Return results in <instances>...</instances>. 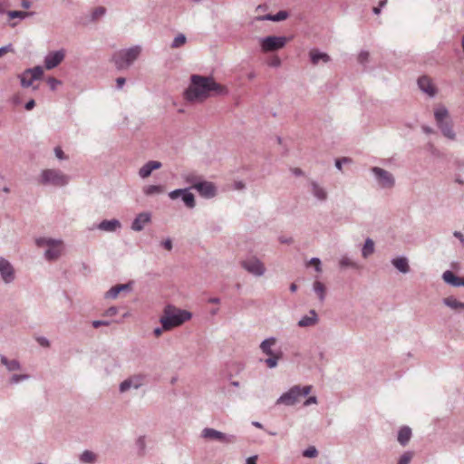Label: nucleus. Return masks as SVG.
Listing matches in <instances>:
<instances>
[{
  "instance_id": "nucleus-1",
  "label": "nucleus",
  "mask_w": 464,
  "mask_h": 464,
  "mask_svg": "<svg viewBox=\"0 0 464 464\" xmlns=\"http://www.w3.org/2000/svg\"><path fill=\"white\" fill-rule=\"evenodd\" d=\"M225 92V87L217 83L213 78L192 75L190 84L184 92V99L189 102H203L214 94Z\"/></svg>"
},
{
  "instance_id": "nucleus-2",
  "label": "nucleus",
  "mask_w": 464,
  "mask_h": 464,
  "mask_svg": "<svg viewBox=\"0 0 464 464\" xmlns=\"http://www.w3.org/2000/svg\"><path fill=\"white\" fill-rule=\"evenodd\" d=\"M191 316V313L187 310L177 308L174 305H167L160 317V323L165 331H169L190 320Z\"/></svg>"
},
{
  "instance_id": "nucleus-3",
  "label": "nucleus",
  "mask_w": 464,
  "mask_h": 464,
  "mask_svg": "<svg viewBox=\"0 0 464 464\" xmlns=\"http://www.w3.org/2000/svg\"><path fill=\"white\" fill-rule=\"evenodd\" d=\"M312 390L311 385H306L301 388L299 385L292 387L287 392L282 394L276 401V404H284L292 406L301 401V398L310 393Z\"/></svg>"
},
{
  "instance_id": "nucleus-4",
  "label": "nucleus",
  "mask_w": 464,
  "mask_h": 464,
  "mask_svg": "<svg viewBox=\"0 0 464 464\" xmlns=\"http://www.w3.org/2000/svg\"><path fill=\"white\" fill-rule=\"evenodd\" d=\"M39 182L43 185L63 187L69 182V177L59 169H48L42 171Z\"/></svg>"
},
{
  "instance_id": "nucleus-5",
  "label": "nucleus",
  "mask_w": 464,
  "mask_h": 464,
  "mask_svg": "<svg viewBox=\"0 0 464 464\" xmlns=\"http://www.w3.org/2000/svg\"><path fill=\"white\" fill-rule=\"evenodd\" d=\"M140 48L139 46L131 47L128 50H122L116 53L112 60L119 70L128 68L140 55Z\"/></svg>"
},
{
  "instance_id": "nucleus-6",
  "label": "nucleus",
  "mask_w": 464,
  "mask_h": 464,
  "mask_svg": "<svg viewBox=\"0 0 464 464\" xmlns=\"http://www.w3.org/2000/svg\"><path fill=\"white\" fill-rule=\"evenodd\" d=\"M434 116L439 128L443 135L450 140L455 139V133L452 130V123L449 121V111L445 107H440L435 110Z\"/></svg>"
},
{
  "instance_id": "nucleus-7",
  "label": "nucleus",
  "mask_w": 464,
  "mask_h": 464,
  "mask_svg": "<svg viewBox=\"0 0 464 464\" xmlns=\"http://www.w3.org/2000/svg\"><path fill=\"white\" fill-rule=\"evenodd\" d=\"M36 244L39 246L48 247L45 252V257L48 260L57 259L63 250V242L61 240L41 237L36 239Z\"/></svg>"
},
{
  "instance_id": "nucleus-8",
  "label": "nucleus",
  "mask_w": 464,
  "mask_h": 464,
  "mask_svg": "<svg viewBox=\"0 0 464 464\" xmlns=\"http://www.w3.org/2000/svg\"><path fill=\"white\" fill-rule=\"evenodd\" d=\"M288 39L285 36H267L261 41L264 52H272L283 48Z\"/></svg>"
},
{
  "instance_id": "nucleus-9",
  "label": "nucleus",
  "mask_w": 464,
  "mask_h": 464,
  "mask_svg": "<svg viewBox=\"0 0 464 464\" xmlns=\"http://www.w3.org/2000/svg\"><path fill=\"white\" fill-rule=\"evenodd\" d=\"M241 265L247 272L256 276L264 275L266 271L264 264L255 256L243 260Z\"/></svg>"
},
{
  "instance_id": "nucleus-10",
  "label": "nucleus",
  "mask_w": 464,
  "mask_h": 464,
  "mask_svg": "<svg viewBox=\"0 0 464 464\" xmlns=\"http://www.w3.org/2000/svg\"><path fill=\"white\" fill-rule=\"evenodd\" d=\"M202 437L210 440H218L225 443H232L236 440L235 436L226 435L214 429L206 428L202 430Z\"/></svg>"
},
{
  "instance_id": "nucleus-11",
  "label": "nucleus",
  "mask_w": 464,
  "mask_h": 464,
  "mask_svg": "<svg viewBox=\"0 0 464 464\" xmlns=\"http://www.w3.org/2000/svg\"><path fill=\"white\" fill-rule=\"evenodd\" d=\"M0 275L6 284L13 282L15 278V271L12 264L5 258L0 256Z\"/></svg>"
},
{
  "instance_id": "nucleus-12",
  "label": "nucleus",
  "mask_w": 464,
  "mask_h": 464,
  "mask_svg": "<svg viewBox=\"0 0 464 464\" xmlns=\"http://www.w3.org/2000/svg\"><path fill=\"white\" fill-rule=\"evenodd\" d=\"M44 74V70L41 66H36L33 69L26 70L21 75V83L24 87L32 85L34 80L40 79Z\"/></svg>"
},
{
  "instance_id": "nucleus-13",
  "label": "nucleus",
  "mask_w": 464,
  "mask_h": 464,
  "mask_svg": "<svg viewBox=\"0 0 464 464\" xmlns=\"http://www.w3.org/2000/svg\"><path fill=\"white\" fill-rule=\"evenodd\" d=\"M195 189L201 197L206 198H214L217 194V188L214 183L210 181L203 180L201 183H197L195 185Z\"/></svg>"
},
{
  "instance_id": "nucleus-14",
  "label": "nucleus",
  "mask_w": 464,
  "mask_h": 464,
  "mask_svg": "<svg viewBox=\"0 0 464 464\" xmlns=\"http://www.w3.org/2000/svg\"><path fill=\"white\" fill-rule=\"evenodd\" d=\"M372 172L382 188H392L394 185V179L390 172L378 167L372 168Z\"/></svg>"
},
{
  "instance_id": "nucleus-15",
  "label": "nucleus",
  "mask_w": 464,
  "mask_h": 464,
  "mask_svg": "<svg viewBox=\"0 0 464 464\" xmlns=\"http://www.w3.org/2000/svg\"><path fill=\"white\" fill-rule=\"evenodd\" d=\"M64 56L65 53L63 50L49 53L44 60L45 68L51 70L56 67L63 61Z\"/></svg>"
},
{
  "instance_id": "nucleus-16",
  "label": "nucleus",
  "mask_w": 464,
  "mask_h": 464,
  "mask_svg": "<svg viewBox=\"0 0 464 464\" xmlns=\"http://www.w3.org/2000/svg\"><path fill=\"white\" fill-rule=\"evenodd\" d=\"M418 85L423 92L427 93L430 97L437 93V88L434 85L431 78L429 76L423 75L420 77L418 80Z\"/></svg>"
},
{
  "instance_id": "nucleus-17",
  "label": "nucleus",
  "mask_w": 464,
  "mask_h": 464,
  "mask_svg": "<svg viewBox=\"0 0 464 464\" xmlns=\"http://www.w3.org/2000/svg\"><path fill=\"white\" fill-rule=\"evenodd\" d=\"M144 377L141 375H135L121 383L120 390L121 392L128 391L130 387L139 388L143 384Z\"/></svg>"
},
{
  "instance_id": "nucleus-18",
  "label": "nucleus",
  "mask_w": 464,
  "mask_h": 464,
  "mask_svg": "<svg viewBox=\"0 0 464 464\" xmlns=\"http://www.w3.org/2000/svg\"><path fill=\"white\" fill-rule=\"evenodd\" d=\"M161 168V163L157 160H150L143 165L140 170L139 175L142 179H146L150 176L153 170L159 169Z\"/></svg>"
},
{
  "instance_id": "nucleus-19",
  "label": "nucleus",
  "mask_w": 464,
  "mask_h": 464,
  "mask_svg": "<svg viewBox=\"0 0 464 464\" xmlns=\"http://www.w3.org/2000/svg\"><path fill=\"white\" fill-rule=\"evenodd\" d=\"M150 220V216L148 213L139 214L134 221L132 222L131 228L135 231H140L143 229L146 224Z\"/></svg>"
},
{
  "instance_id": "nucleus-20",
  "label": "nucleus",
  "mask_w": 464,
  "mask_h": 464,
  "mask_svg": "<svg viewBox=\"0 0 464 464\" xmlns=\"http://www.w3.org/2000/svg\"><path fill=\"white\" fill-rule=\"evenodd\" d=\"M310 59L313 64H317L319 61H323L324 63H328L330 61V56L325 53H320L316 49H313L309 53Z\"/></svg>"
},
{
  "instance_id": "nucleus-21",
  "label": "nucleus",
  "mask_w": 464,
  "mask_h": 464,
  "mask_svg": "<svg viewBox=\"0 0 464 464\" xmlns=\"http://www.w3.org/2000/svg\"><path fill=\"white\" fill-rule=\"evenodd\" d=\"M317 323V314L314 310H311L308 315L304 316L299 322L300 327L314 325Z\"/></svg>"
},
{
  "instance_id": "nucleus-22",
  "label": "nucleus",
  "mask_w": 464,
  "mask_h": 464,
  "mask_svg": "<svg viewBox=\"0 0 464 464\" xmlns=\"http://www.w3.org/2000/svg\"><path fill=\"white\" fill-rule=\"evenodd\" d=\"M130 289V286L129 284H124V285H117L113 287H111L107 293H106V297L108 298H116L119 294L121 292V291H129Z\"/></svg>"
},
{
  "instance_id": "nucleus-23",
  "label": "nucleus",
  "mask_w": 464,
  "mask_h": 464,
  "mask_svg": "<svg viewBox=\"0 0 464 464\" xmlns=\"http://www.w3.org/2000/svg\"><path fill=\"white\" fill-rule=\"evenodd\" d=\"M120 227L121 223L117 219L103 220L99 225V228L104 231H115Z\"/></svg>"
},
{
  "instance_id": "nucleus-24",
  "label": "nucleus",
  "mask_w": 464,
  "mask_h": 464,
  "mask_svg": "<svg viewBox=\"0 0 464 464\" xmlns=\"http://www.w3.org/2000/svg\"><path fill=\"white\" fill-rule=\"evenodd\" d=\"M411 437V430L409 427H402L398 433V441L402 446L406 445Z\"/></svg>"
},
{
  "instance_id": "nucleus-25",
  "label": "nucleus",
  "mask_w": 464,
  "mask_h": 464,
  "mask_svg": "<svg viewBox=\"0 0 464 464\" xmlns=\"http://www.w3.org/2000/svg\"><path fill=\"white\" fill-rule=\"evenodd\" d=\"M276 343V340L275 338H268L263 341L260 344V349L264 353L270 356L275 354L276 353L273 352L272 346L275 345Z\"/></svg>"
},
{
  "instance_id": "nucleus-26",
  "label": "nucleus",
  "mask_w": 464,
  "mask_h": 464,
  "mask_svg": "<svg viewBox=\"0 0 464 464\" xmlns=\"http://www.w3.org/2000/svg\"><path fill=\"white\" fill-rule=\"evenodd\" d=\"M444 281L451 285L459 286L461 285L460 277H458L451 271H446L442 276Z\"/></svg>"
},
{
  "instance_id": "nucleus-27",
  "label": "nucleus",
  "mask_w": 464,
  "mask_h": 464,
  "mask_svg": "<svg viewBox=\"0 0 464 464\" xmlns=\"http://www.w3.org/2000/svg\"><path fill=\"white\" fill-rule=\"evenodd\" d=\"M393 266L401 272L407 273L409 271L408 261L405 257H397L392 260Z\"/></svg>"
},
{
  "instance_id": "nucleus-28",
  "label": "nucleus",
  "mask_w": 464,
  "mask_h": 464,
  "mask_svg": "<svg viewBox=\"0 0 464 464\" xmlns=\"http://www.w3.org/2000/svg\"><path fill=\"white\" fill-rule=\"evenodd\" d=\"M143 192L147 196L158 195L164 192V188L160 185H148L143 188Z\"/></svg>"
},
{
  "instance_id": "nucleus-29",
  "label": "nucleus",
  "mask_w": 464,
  "mask_h": 464,
  "mask_svg": "<svg viewBox=\"0 0 464 464\" xmlns=\"http://www.w3.org/2000/svg\"><path fill=\"white\" fill-rule=\"evenodd\" d=\"M1 362L6 366V368L8 369V371L12 372V371H16V370H19L20 369V363L18 361L16 360H8L7 358H5V356H3L1 358Z\"/></svg>"
},
{
  "instance_id": "nucleus-30",
  "label": "nucleus",
  "mask_w": 464,
  "mask_h": 464,
  "mask_svg": "<svg viewBox=\"0 0 464 464\" xmlns=\"http://www.w3.org/2000/svg\"><path fill=\"white\" fill-rule=\"evenodd\" d=\"M287 18V13L285 11H280L276 15L267 14L263 17H259V20H270V21H283Z\"/></svg>"
},
{
  "instance_id": "nucleus-31",
  "label": "nucleus",
  "mask_w": 464,
  "mask_h": 464,
  "mask_svg": "<svg viewBox=\"0 0 464 464\" xmlns=\"http://www.w3.org/2000/svg\"><path fill=\"white\" fill-rule=\"evenodd\" d=\"M444 304L452 309H463V307H464V303L458 301L454 297L445 298Z\"/></svg>"
},
{
  "instance_id": "nucleus-32",
  "label": "nucleus",
  "mask_w": 464,
  "mask_h": 464,
  "mask_svg": "<svg viewBox=\"0 0 464 464\" xmlns=\"http://www.w3.org/2000/svg\"><path fill=\"white\" fill-rule=\"evenodd\" d=\"M282 352H277L276 353L270 355L269 358L266 360V363L269 368H275L277 365L278 361L282 358Z\"/></svg>"
},
{
  "instance_id": "nucleus-33",
  "label": "nucleus",
  "mask_w": 464,
  "mask_h": 464,
  "mask_svg": "<svg viewBox=\"0 0 464 464\" xmlns=\"http://www.w3.org/2000/svg\"><path fill=\"white\" fill-rule=\"evenodd\" d=\"M374 244L372 239H367L362 248L363 257H367L373 253Z\"/></svg>"
},
{
  "instance_id": "nucleus-34",
  "label": "nucleus",
  "mask_w": 464,
  "mask_h": 464,
  "mask_svg": "<svg viewBox=\"0 0 464 464\" xmlns=\"http://www.w3.org/2000/svg\"><path fill=\"white\" fill-rule=\"evenodd\" d=\"M313 193L320 200L326 198V192L324 188H320L316 183H313Z\"/></svg>"
},
{
  "instance_id": "nucleus-35",
  "label": "nucleus",
  "mask_w": 464,
  "mask_h": 464,
  "mask_svg": "<svg viewBox=\"0 0 464 464\" xmlns=\"http://www.w3.org/2000/svg\"><path fill=\"white\" fill-rule=\"evenodd\" d=\"M314 290L319 296L320 300H324L325 295V287L324 284L319 281L314 282Z\"/></svg>"
},
{
  "instance_id": "nucleus-36",
  "label": "nucleus",
  "mask_w": 464,
  "mask_h": 464,
  "mask_svg": "<svg viewBox=\"0 0 464 464\" xmlns=\"http://www.w3.org/2000/svg\"><path fill=\"white\" fill-rule=\"evenodd\" d=\"M182 199L188 208H192L195 207V198L192 193H188L185 191Z\"/></svg>"
},
{
  "instance_id": "nucleus-37",
  "label": "nucleus",
  "mask_w": 464,
  "mask_h": 464,
  "mask_svg": "<svg viewBox=\"0 0 464 464\" xmlns=\"http://www.w3.org/2000/svg\"><path fill=\"white\" fill-rule=\"evenodd\" d=\"M186 42H187L186 36L182 34H179L173 40V42L171 44V48H173V49L179 48V47L184 45L186 44Z\"/></svg>"
},
{
  "instance_id": "nucleus-38",
  "label": "nucleus",
  "mask_w": 464,
  "mask_h": 464,
  "mask_svg": "<svg viewBox=\"0 0 464 464\" xmlns=\"http://www.w3.org/2000/svg\"><path fill=\"white\" fill-rule=\"evenodd\" d=\"M95 459L96 455L89 450H85L81 456V460L86 463H92L95 461Z\"/></svg>"
},
{
  "instance_id": "nucleus-39",
  "label": "nucleus",
  "mask_w": 464,
  "mask_h": 464,
  "mask_svg": "<svg viewBox=\"0 0 464 464\" xmlns=\"http://www.w3.org/2000/svg\"><path fill=\"white\" fill-rule=\"evenodd\" d=\"M186 181L188 183H190L191 184V188H195V185L197 183H201L203 180L201 179L200 177L197 176V175H194V174H189L186 177Z\"/></svg>"
},
{
  "instance_id": "nucleus-40",
  "label": "nucleus",
  "mask_w": 464,
  "mask_h": 464,
  "mask_svg": "<svg viewBox=\"0 0 464 464\" xmlns=\"http://www.w3.org/2000/svg\"><path fill=\"white\" fill-rule=\"evenodd\" d=\"M27 15H29V14L26 12H24V11H10V12H8V16L10 19L24 18Z\"/></svg>"
},
{
  "instance_id": "nucleus-41",
  "label": "nucleus",
  "mask_w": 464,
  "mask_h": 464,
  "mask_svg": "<svg viewBox=\"0 0 464 464\" xmlns=\"http://www.w3.org/2000/svg\"><path fill=\"white\" fill-rule=\"evenodd\" d=\"M413 454L411 452H405L399 459L398 464H409L412 459Z\"/></svg>"
},
{
  "instance_id": "nucleus-42",
  "label": "nucleus",
  "mask_w": 464,
  "mask_h": 464,
  "mask_svg": "<svg viewBox=\"0 0 464 464\" xmlns=\"http://www.w3.org/2000/svg\"><path fill=\"white\" fill-rule=\"evenodd\" d=\"M303 455L306 458H314V457H316L317 456V450L314 447V446H311L309 448H307Z\"/></svg>"
},
{
  "instance_id": "nucleus-43",
  "label": "nucleus",
  "mask_w": 464,
  "mask_h": 464,
  "mask_svg": "<svg viewBox=\"0 0 464 464\" xmlns=\"http://www.w3.org/2000/svg\"><path fill=\"white\" fill-rule=\"evenodd\" d=\"M104 14H105V8L102 6H99L93 10L92 18L97 19V18L101 17L102 15H103Z\"/></svg>"
},
{
  "instance_id": "nucleus-44",
  "label": "nucleus",
  "mask_w": 464,
  "mask_h": 464,
  "mask_svg": "<svg viewBox=\"0 0 464 464\" xmlns=\"http://www.w3.org/2000/svg\"><path fill=\"white\" fill-rule=\"evenodd\" d=\"M47 82L52 90H55V88L61 84V82L59 80L53 77L48 78Z\"/></svg>"
},
{
  "instance_id": "nucleus-45",
  "label": "nucleus",
  "mask_w": 464,
  "mask_h": 464,
  "mask_svg": "<svg viewBox=\"0 0 464 464\" xmlns=\"http://www.w3.org/2000/svg\"><path fill=\"white\" fill-rule=\"evenodd\" d=\"M369 59V53L368 52H361L358 55V61L361 63H364Z\"/></svg>"
},
{
  "instance_id": "nucleus-46",
  "label": "nucleus",
  "mask_w": 464,
  "mask_h": 464,
  "mask_svg": "<svg viewBox=\"0 0 464 464\" xmlns=\"http://www.w3.org/2000/svg\"><path fill=\"white\" fill-rule=\"evenodd\" d=\"M340 266L342 267H347V266H354V264L348 257H343L340 260Z\"/></svg>"
},
{
  "instance_id": "nucleus-47",
  "label": "nucleus",
  "mask_w": 464,
  "mask_h": 464,
  "mask_svg": "<svg viewBox=\"0 0 464 464\" xmlns=\"http://www.w3.org/2000/svg\"><path fill=\"white\" fill-rule=\"evenodd\" d=\"M185 191H186L185 189H176V190H173V191H171V192L169 193V198H170L171 199H176V198H178L180 195H183Z\"/></svg>"
},
{
  "instance_id": "nucleus-48",
  "label": "nucleus",
  "mask_w": 464,
  "mask_h": 464,
  "mask_svg": "<svg viewBox=\"0 0 464 464\" xmlns=\"http://www.w3.org/2000/svg\"><path fill=\"white\" fill-rule=\"evenodd\" d=\"M310 265L314 266L317 272L321 271V261L319 258H316V257L312 258L310 260Z\"/></svg>"
},
{
  "instance_id": "nucleus-49",
  "label": "nucleus",
  "mask_w": 464,
  "mask_h": 464,
  "mask_svg": "<svg viewBox=\"0 0 464 464\" xmlns=\"http://www.w3.org/2000/svg\"><path fill=\"white\" fill-rule=\"evenodd\" d=\"M28 376L27 375H24V374H21V375H18V374H14L12 376L11 378V382L12 383H16L22 380H24L26 379Z\"/></svg>"
},
{
  "instance_id": "nucleus-50",
  "label": "nucleus",
  "mask_w": 464,
  "mask_h": 464,
  "mask_svg": "<svg viewBox=\"0 0 464 464\" xmlns=\"http://www.w3.org/2000/svg\"><path fill=\"white\" fill-rule=\"evenodd\" d=\"M54 153H55V156L59 159V160H64L66 159V156L64 155V152L63 151V150L61 149V147H56L54 149Z\"/></svg>"
},
{
  "instance_id": "nucleus-51",
  "label": "nucleus",
  "mask_w": 464,
  "mask_h": 464,
  "mask_svg": "<svg viewBox=\"0 0 464 464\" xmlns=\"http://www.w3.org/2000/svg\"><path fill=\"white\" fill-rule=\"evenodd\" d=\"M281 63L280 59L277 56L273 57L269 62L268 64L272 67H277Z\"/></svg>"
},
{
  "instance_id": "nucleus-52",
  "label": "nucleus",
  "mask_w": 464,
  "mask_h": 464,
  "mask_svg": "<svg viewBox=\"0 0 464 464\" xmlns=\"http://www.w3.org/2000/svg\"><path fill=\"white\" fill-rule=\"evenodd\" d=\"M346 163V162H351V160L348 159V158H343V159H339V160H336L335 161V166L338 169H342V163Z\"/></svg>"
},
{
  "instance_id": "nucleus-53",
  "label": "nucleus",
  "mask_w": 464,
  "mask_h": 464,
  "mask_svg": "<svg viewBox=\"0 0 464 464\" xmlns=\"http://www.w3.org/2000/svg\"><path fill=\"white\" fill-rule=\"evenodd\" d=\"M109 324H110V322H108V321L97 320V321L92 322V326L94 328H98L102 325H109Z\"/></svg>"
},
{
  "instance_id": "nucleus-54",
  "label": "nucleus",
  "mask_w": 464,
  "mask_h": 464,
  "mask_svg": "<svg viewBox=\"0 0 464 464\" xmlns=\"http://www.w3.org/2000/svg\"><path fill=\"white\" fill-rule=\"evenodd\" d=\"M118 310L116 307L112 306L107 309L104 313V315L106 316H113L117 314Z\"/></svg>"
},
{
  "instance_id": "nucleus-55",
  "label": "nucleus",
  "mask_w": 464,
  "mask_h": 464,
  "mask_svg": "<svg viewBox=\"0 0 464 464\" xmlns=\"http://www.w3.org/2000/svg\"><path fill=\"white\" fill-rule=\"evenodd\" d=\"M37 342L39 343L40 345L42 346H44V347H48L49 346V342L47 339H45L44 337H38L37 338Z\"/></svg>"
},
{
  "instance_id": "nucleus-56",
  "label": "nucleus",
  "mask_w": 464,
  "mask_h": 464,
  "mask_svg": "<svg viewBox=\"0 0 464 464\" xmlns=\"http://www.w3.org/2000/svg\"><path fill=\"white\" fill-rule=\"evenodd\" d=\"M11 51H13L11 45L0 48V57H2L3 55H5V53H7L8 52H11Z\"/></svg>"
},
{
  "instance_id": "nucleus-57",
  "label": "nucleus",
  "mask_w": 464,
  "mask_h": 464,
  "mask_svg": "<svg viewBox=\"0 0 464 464\" xmlns=\"http://www.w3.org/2000/svg\"><path fill=\"white\" fill-rule=\"evenodd\" d=\"M316 402H317V401H316V397H314V396H311V397H309L308 399H306V401H304V404L305 406H308V405H310V404H312V403H316Z\"/></svg>"
},
{
  "instance_id": "nucleus-58",
  "label": "nucleus",
  "mask_w": 464,
  "mask_h": 464,
  "mask_svg": "<svg viewBox=\"0 0 464 464\" xmlns=\"http://www.w3.org/2000/svg\"><path fill=\"white\" fill-rule=\"evenodd\" d=\"M257 456H252L246 459V464H256Z\"/></svg>"
},
{
  "instance_id": "nucleus-59",
  "label": "nucleus",
  "mask_w": 464,
  "mask_h": 464,
  "mask_svg": "<svg viewBox=\"0 0 464 464\" xmlns=\"http://www.w3.org/2000/svg\"><path fill=\"white\" fill-rule=\"evenodd\" d=\"M125 78H122V77H119L117 80H116V82H117V87L118 88H122V86L124 85L125 83Z\"/></svg>"
},
{
  "instance_id": "nucleus-60",
  "label": "nucleus",
  "mask_w": 464,
  "mask_h": 464,
  "mask_svg": "<svg viewBox=\"0 0 464 464\" xmlns=\"http://www.w3.org/2000/svg\"><path fill=\"white\" fill-rule=\"evenodd\" d=\"M163 331H165V330L163 329V326H162L161 328H159V327H158V328H155V329H154L153 334H154L155 337H160V336L161 335V334H162V332H163Z\"/></svg>"
},
{
  "instance_id": "nucleus-61",
  "label": "nucleus",
  "mask_w": 464,
  "mask_h": 464,
  "mask_svg": "<svg viewBox=\"0 0 464 464\" xmlns=\"http://www.w3.org/2000/svg\"><path fill=\"white\" fill-rule=\"evenodd\" d=\"M34 105H35L34 101V100H30V101L25 104V109H26L27 111H30V110H32V109L34 107Z\"/></svg>"
},
{
  "instance_id": "nucleus-62",
  "label": "nucleus",
  "mask_w": 464,
  "mask_h": 464,
  "mask_svg": "<svg viewBox=\"0 0 464 464\" xmlns=\"http://www.w3.org/2000/svg\"><path fill=\"white\" fill-rule=\"evenodd\" d=\"M163 246L164 247L167 249V250H170L172 248V243L169 239L166 240L164 243H163Z\"/></svg>"
},
{
  "instance_id": "nucleus-63",
  "label": "nucleus",
  "mask_w": 464,
  "mask_h": 464,
  "mask_svg": "<svg viewBox=\"0 0 464 464\" xmlns=\"http://www.w3.org/2000/svg\"><path fill=\"white\" fill-rule=\"evenodd\" d=\"M244 187H245V185L241 181H237L235 183L236 189H242Z\"/></svg>"
},
{
  "instance_id": "nucleus-64",
  "label": "nucleus",
  "mask_w": 464,
  "mask_h": 464,
  "mask_svg": "<svg viewBox=\"0 0 464 464\" xmlns=\"http://www.w3.org/2000/svg\"><path fill=\"white\" fill-rule=\"evenodd\" d=\"M454 236L460 239V241L464 244V237L460 232H455Z\"/></svg>"
}]
</instances>
